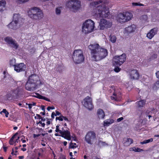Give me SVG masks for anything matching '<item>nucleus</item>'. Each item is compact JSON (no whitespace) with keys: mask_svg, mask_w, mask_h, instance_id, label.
<instances>
[{"mask_svg":"<svg viewBox=\"0 0 159 159\" xmlns=\"http://www.w3.org/2000/svg\"><path fill=\"white\" fill-rule=\"evenodd\" d=\"M92 60L97 61L105 58L108 54L107 50L100 47L98 43H94L89 46Z\"/></svg>","mask_w":159,"mask_h":159,"instance_id":"f257e3e1","label":"nucleus"},{"mask_svg":"<svg viewBox=\"0 0 159 159\" xmlns=\"http://www.w3.org/2000/svg\"><path fill=\"white\" fill-rule=\"evenodd\" d=\"M24 19L22 18L19 14H14L13 15L12 21L8 25L9 28L16 30L19 28L23 24Z\"/></svg>","mask_w":159,"mask_h":159,"instance_id":"f03ea898","label":"nucleus"},{"mask_svg":"<svg viewBox=\"0 0 159 159\" xmlns=\"http://www.w3.org/2000/svg\"><path fill=\"white\" fill-rule=\"evenodd\" d=\"M39 80V77L35 74L30 76L25 85L26 89L29 91H33L36 86V83Z\"/></svg>","mask_w":159,"mask_h":159,"instance_id":"7ed1b4c3","label":"nucleus"},{"mask_svg":"<svg viewBox=\"0 0 159 159\" xmlns=\"http://www.w3.org/2000/svg\"><path fill=\"white\" fill-rule=\"evenodd\" d=\"M29 16L33 20H39L42 19L43 14L41 10L36 7L31 8L29 14Z\"/></svg>","mask_w":159,"mask_h":159,"instance_id":"20e7f679","label":"nucleus"},{"mask_svg":"<svg viewBox=\"0 0 159 159\" xmlns=\"http://www.w3.org/2000/svg\"><path fill=\"white\" fill-rule=\"evenodd\" d=\"M73 60L75 64H80L83 63L84 59L83 51L80 49L74 50L72 56Z\"/></svg>","mask_w":159,"mask_h":159,"instance_id":"39448f33","label":"nucleus"},{"mask_svg":"<svg viewBox=\"0 0 159 159\" xmlns=\"http://www.w3.org/2000/svg\"><path fill=\"white\" fill-rule=\"evenodd\" d=\"M95 23L90 19L86 20L82 26L83 33L86 34L92 32L94 28Z\"/></svg>","mask_w":159,"mask_h":159,"instance_id":"423d86ee","label":"nucleus"},{"mask_svg":"<svg viewBox=\"0 0 159 159\" xmlns=\"http://www.w3.org/2000/svg\"><path fill=\"white\" fill-rule=\"evenodd\" d=\"M133 15L129 12L119 13L117 16V20L120 23H124L129 21L133 17Z\"/></svg>","mask_w":159,"mask_h":159,"instance_id":"0eeeda50","label":"nucleus"},{"mask_svg":"<svg viewBox=\"0 0 159 159\" xmlns=\"http://www.w3.org/2000/svg\"><path fill=\"white\" fill-rule=\"evenodd\" d=\"M66 6L71 11L75 12L80 8V2L78 0H70L67 2Z\"/></svg>","mask_w":159,"mask_h":159,"instance_id":"6e6552de","label":"nucleus"},{"mask_svg":"<svg viewBox=\"0 0 159 159\" xmlns=\"http://www.w3.org/2000/svg\"><path fill=\"white\" fill-rule=\"evenodd\" d=\"M103 9H104V8L102 6L99 5L97 6L94 11L95 15L99 18L107 17L109 14V11L108 10H103Z\"/></svg>","mask_w":159,"mask_h":159,"instance_id":"1a4fd4ad","label":"nucleus"},{"mask_svg":"<svg viewBox=\"0 0 159 159\" xmlns=\"http://www.w3.org/2000/svg\"><path fill=\"white\" fill-rule=\"evenodd\" d=\"M96 138V134L93 131H89L86 134L85 140V141L89 144H92L94 142Z\"/></svg>","mask_w":159,"mask_h":159,"instance_id":"9d476101","label":"nucleus"},{"mask_svg":"<svg viewBox=\"0 0 159 159\" xmlns=\"http://www.w3.org/2000/svg\"><path fill=\"white\" fill-rule=\"evenodd\" d=\"M59 125H57L56 126V129L55 131L56 132H59L61 134L60 136L64 138L65 139L70 140H71V136L70 132L68 130H66L63 129L60 130L59 129Z\"/></svg>","mask_w":159,"mask_h":159,"instance_id":"9b49d317","label":"nucleus"},{"mask_svg":"<svg viewBox=\"0 0 159 159\" xmlns=\"http://www.w3.org/2000/svg\"><path fill=\"white\" fill-rule=\"evenodd\" d=\"M126 59V55L125 54H123L120 56H116L113 59V62L114 65L120 66L125 61Z\"/></svg>","mask_w":159,"mask_h":159,"instance_id":"f8f14e48","label":"nucleus"},{"mask_svg":"<svg viewBox=\"0 0 159 159\" xmlns=\"http://www.w3.org/2000/svg\"><path fill=\"white\" fill-rule=\"evenodd\" d=\"M82 103L85 107L89 110H91L93 108L92 99L89 96L84 98Z\"/></svg>","mask_w":159,"mask_h":159,"instance_id":"ddd939ff","label":"nucleus"},{"mask_svg":"<svg viewBox=\"0 0 159 159\" xmlns=\"http://www.w3.org/2000/svg\"><path fill=\"white\" fill-rule=\"evenodd\" d=\"M4 40L9 46L15 49H17L19 45L11 37H7L4 38Z\"/></svg>","mask_w":159,"mask_h":159,"instance_id":"4468645a","label":"nucleus"},{"mask_svg":"<svg viewBox=\"0 0 159 159\" xmlns=\"http://www.w3.org/2000/svg\"><path fill=\"white\" fill-rule=\"evenodd\" d=\"M112 24L108 21L104 19H101L99 23L98 28L100 30L110 28Z\"/></svg>","mask_w":159,"mask_h":159,"instance_id":"2eb2a0df","label":"nucleus"},{"mask_svg":"<svg viewBox=\"0 0 159 159\" xmlns=\"http://www.w3.org/2000/svg\"><path fill=\"white\" fill-rule=\"evenodd\" d=\"M26 66L23 63H20L17 64L15 66L14 69L15 71L17 72L24 71L26 69Z\"/></svg>","mask_w":159,"mask_h":159,"instance_id":"dca6fc26","label":"nucleus"},{"mask_svg":"<svg viewBox=\"0 0 159 159\" xmlns=\"http://www.w3.org/2000/svg\"><path fill=\"white\" fill-rule=\"evenodd\" d=\"M130 77L132 80L138 79L139 76L138 71L136 70H132L130 73Z\"/></svg>","mask_w":159,"mask_h":159,"instance_id":"f3484780","label":"nucleus"},{"mask_svg":"<svg viewBox=\"0 0 159 159\" xmlns=\"http://www.w3.org/2000/svg\"><path fill=\"white\" fill-rule=\"evenodd\" d=\"M136 28V26L134 25H132L125 28V31L128 34H130L134 32Z\"/></svg>","mask_w":159,"mask_h":159,"instance_id":"a211bd4d","label":"nucleus"},{"mask_svg":"<svg viewBox=\"0 0 159 159\" xmlns=\"http://www.w3.org/2000/svg\"><path fill=\"white\" fill-rule=\"evenodd\" d=\"M133 140L131 138H125L123 139V144L125 146H128L133 143Z\"/></svg>","mask_w":159,"mask_h":159,"instance_id":"6ab92c4d","label":"nucleus"},{"mask_svg":"<svg viewBox=\"0 0 159 159\" xmlns=\"http://www.w3.org/2000/svg\"><path fill=\"white\" fill-rule=\"evenodd\" d=\"M97 115L99 119H103L105 116L104 111L102 109H99L97 111Z\"/></svg>","mask_w":159,"mask_h":159,"instance_id":"aec40b11","label":"nucleus"},{"mask_svg":"<svg viewBox=\"0 0 159 159\" xmlns=\"http://www.w3.org/2000/svg\"><path fill=\"white\" fill-rule=\"evenodd\" d=\"M146 100H142L137 102L136 103H137L138 107L139 108H141L145 106Z\"/></svg>","mask_w":159,"mask_h":159,"instance_id":"412c9836","label":"nucleus"},{"mask_svg":"<svg viewBox=\"0 0 159 159\" xmlns=\"http://www.w3.org/2000/svg\"><path fill=\"white\" fill-rule=\"evenodd\" d=\"M6 2L4 0L0 1V11H3V8L5 7Z\"/></svg>","mask_w":159,"mask_h":159,"instance_id":"4be33fe9","label":"nucleus"},{"mask_svg":"<svg viewBox=\"0 0 159 159\" xmlns=\"http://www.w3.org/2000/svg\"><path fill=\"white\" fill-rule=\"evenodd\" d=\"M130 151H133L135 152H141L143 151V150L142 149H141L139 148H136L135 147H133V148L130 149Z\"/></svg>","mask_w":159,"mask_h":159,"instance_id":"5701e85b","label":"nucleus"},{"mask_svg":"<svg viewBox=\"0 0 159 159\" xmlns=\"http://www.w3.org/2000/svg\"><path fill=\"white\" fill-rule=\"evenodd\" d=\"M109 37L110 41L113 43L116 42V36L114 35L112 36L110 35Z\"/></svg>","mask_w":159,"mask_h":159,"instance_id":"b1692460","label":"nucleus"},{"mask_svg":"<svg viewBox=\"0 0 159 159\" xmlns=\"http://www.w3.org/2000/svg\"><path fill=\"white\" fill-rule=\"evenodd\" d=\"M98 144L99 146L100 147L102 146H105L107 145V144L105 142L102 141L99 139H98Z\"/></svg>","mask_w":159,"mask_h":159,"instance_id":"393cba45","label":"nucleus"},{"mask_svg":"<svg viewBox=\"0 0 159 159\" xmlns=\"http://www.w3.org/2000/svg\"><path fill=\"white\" fill-rule=\"evenodd\" d=\"M29 1V0H16V2L19 4H21L25 3Z\"/></svg>","mask_w":159,"mask_h":159,"instance_id":"a878e982","label":"nucleus"},{"mask_svg":"<svg viewBox=\"0 0 159 159\" xmlns=\"http://www.w3.org/2000/svg\"><path fill=\"white\" fill-rule=\"evenodd\" d=\"M153 139L151 138L148 140H145L143 142H141L140 143L141 144L148 143L149 142H152L153 141Z\"/></svg>","mask_w":159,"mask_h":159,"instance_id":"bb28decb","label":"nucleus"},{"mask_svg":"<svg viewBox=\"0 0 159 159\" xmlns=\"http://www.w3.org/2000/svg\"><path fill=\"white\" fill-rule=\"evenodd\" d=\"M76 144L75 143H72L71 142L70 143V145L69 146V148H77V146H76Z\"/></svg>","mask_w":159,"mask_h":159,"instance_id":"cd10ccee","label":"nucleus"},{"mask_svg":"<svg viewBox=\"0 0 159 159\" xmlns=\"http://www.w3.org/2000/svg\"><path fill=\"white\" fill-rule=\"evenodd\" d=\"M108 120L107 121H104V125L105 126H108L109 125L112 123L113 122V120Z\"/></svg>","mask_w":159,"mask_h":159,"instance_id":"c85d7f7f","label":"nucleus"},{"mask_svg":"<svg viewBox=\"0 0 159 159\" xmlns=\"http://www.w3.org/2000/svg\"><path fill=\"white\" fill-rule=\"evenodd\" d=\"M148 17L146 15H142L140 17L141 20L143 21H145L147 20Z\"/></svg>","mask_w":159,"mask_h":159,"instance_id":"c756f323","label":"nucleus"},{"mask_svg":"<svg viewBox=\"0 0 159 159\" xmlns=\"http://www.w3.org/2000/svg\"><path fill=\"white\" fill-rule=\"evenodd\" d=\"M157 28H154L151 30L150 31V32H151L152 34H153V35L154 36V35L156 34L157 32Z\"/></svg>","mask_w":159,"mask_h":159,"instance_id":"7c9ffc66","label":"nucleus"},{"mask_svg":"<svg viewBox=\"0 0 159 159\" xmlns=\"http://www.w3.org/2000/svg\"><path fill=\"white\" fill-rule=\"evenodd\" d=\"M2 113H4L5 114V116L6 117H8L9 113L7 111L6 109H3L2 111L0 112V113L2 114Z\"/></svg>","mask_w":159,"mask_h":159,"instance_id":"2f4dec72","label":"nucleus"},{"mask_svg":"<svg viewBox=\"0 0 159 159\" xmlns=\"http://www.w3.org/2000/svg\"><path fill=\"white\" fill-rule=\"evenodd\" d=\"M16 63V60L15 59H12L10 61V64L11 66H14L16 65L15 64Z\"/></svg>","mask_w":159,"mask_h":159,"instance_id":"473e14b6","label":"nucleus"},{"mask_svg":"<svg viewBox=\"0 0 159 159\" xmlns=\"http://www.w3.org/2000/svg\"><path fill=\"white\" fill-rule=\"evenodd\" d=\"M147 36L150 39H151L154 36L153 34L150 32L147 34Z\"/></svg>","mask_w":159,"mask_h":159,"instance_id":"72a5a7b5","label":"nucleus"},{"mask_svg":"<svg viewBox=\"0 0 159 159\" xmlns=\"http://www.w3.org/2000/svg\"><path fill=\"white\" fill-rule=\"evenodd\" d=\"M18 134V133H16L15 134H14L12 136V137L10 139V142H13V139H14V138H15V137Z\"/></svg>","mask_w":159,"mask_h":159,"instance_id":"f704fd0d","label":"nucleus"},{"mask_svg":"<svg viewBox=\"0 0 159 159\" xmlns=\"http://www.w3.org/2000/svg\"><path fill=\"white\" fill-rule=\"evenodd\" d=\"M132 5L133 6H143V5L141 3H139L138 2H133L132 3Z\"/></svg>","mask_w":159,"mask_h":159,"instance_id":"c9c22d12","label":"nucleus"},{"mask_svg":"<svg viewBox=\"0 0 159 159\" xmlns=\"http://www.w3.org/2000/svg\"><path fill=\"white\" fill-rule=\"evenodd\" d=\"M63 117H64V116L62 115L61 116L59 117H56V120H58L60 121H62L63 120Z\"/></svg>","mask_w":159,"mask_h":159,"instance_id":"e433bc0d","label":"nucleus"},{"mask_svg":"<svg viewBox=\"0 0 159 159\" xmlns=\"http://www.w3.org/2000/svg\"><path fill=\"white\" fill-rule=\"evenodd\" d=\"M102 2V1L101 0H99L96 2H93V4L94 5H98V4L101 3Z\"/></svg>","mask_w":159,"mask_h":159,"instance_id":"4c0bfd02","label":"nucleus"},{"mask_svg":"<svg viewBox=\"0 0 159 159\" xmlns=\"http://www.w3.org/2000/svg\"><path fill=\"white\" fill-rule=\"evenodd\" d=\"M36 94L37 95L36 97L38 98H39V99H43V96H42L41 95L39 94V93H36Z\"/></svg>","mask_w":159,"mask_h":159,"instance_id":"58836bf2","label":"nucleus"},{"mask_svg":"<svg viewBox=\"0 0 159 159\" xmlns=\"http://www.w3.org/2000/svg\"><path fill=\"white\" fill-rule=\"evenodd\" d=\"M56 12L57 14L59 15L60 14L61 10L59 8H57L56 10Z\"/></svg>","mask_w":159,"mask_h":159,"instance_id":"ea45409f","label":"nucleus"},{"mask_svg":"<svg viewBox=\"0 0 159 159\" xmlns=\"http://www.w3.org/2000/svg\"><path fill=\"white\" fill-rule=\"evenodd\" d=\"M121 70V68L119 67H116L114 69V71L117 72H119Z\"/></svg>","mask_w":159,"mask_h":159,"instance_id":"a19ab883","label":"nucleus"},{"mask_svg":"<svg viewBox=\"0 0 159 159\" xmlns=\"http://www.w3.org/2000/svg\"><path fill=\"white\" fill-rule=\"evenodd\" d=\"M157 54H153L150 58V59L153 60L155 58H156L157 57Z\"/></svg>","mask_w":159,"mask_h":159,"instance_id":"79ce46f5","label":"nucleus"},{"mask_svg":"<svg viewBox=\"0 0 159 159\" xmlns=\"http://www.w3.org/2000/svg\"><path fill=\"white\" fill-rule=\"evenodd\" d=\"M36 116L37 117L35 116L34 118L35 119H41V116L39 114H37Z\"/></svg>","mask_w":159,"mask_h":159,"instance_id":"37998d69","label":"nucleus"},{"mask_svg":"<svg viewBox=\"0 0 159 159\" xmlns=\"http://www.w3.org/2000/svg\"><path fill=\"white\" fill-rule=\"evenodd\" d=\"M113 95L115 96V97H111V99H114L116 101H117L116 98V94L114 93L113 94Z\"/></svg>","mask_w":159,"mask_h":159,"instance_id":"c03bdc74","label":"nucleus"},{"mask_svg":"<svg viewBox=\"0 0 159 159\" xmlns=\"http://www.w3.org/2000/svg\"><path fill=\"white\" fill-rule=\"evenodd\" d=\"M14 93L16 95H18L19 94V89H17L14 91Z\"/></svg>","mask_w":159,"mask_h":159,"instance_id":"a18cd8bd","label":"nucleus"},{"mask_svg":"<svg viewBox=\"0 0 159 159\" xmlns=\"http://www.w3.org/2000/svg\"><path fill=\"white\" fill-rule=\"evenodd\" d=\"M123 119L124 118L123 117H121L117 119L116 121L117 122H120L121 121L123 120Z\"/></svg>","mask_w":159,"mask_h":159,"instance_id":"49530a36","label":"nucleus"},{"mask_svg":"<svg viewBox=\"0 0 159 159\" xmlns=\"http://www.w3.org/2000/svg\"><path fill=\"white\" fill-rule=\"evenodd\" d=\"M55 107H48L47 109L48 111H49L50 109H54Z\"/></svg>","mask_w":159,"mask_h":159,"instance_id":"de8ad7c7","label":"nucleus"},{"mask_svg":"<svg viewBox=\"0 0 159 159\" xmlns=\"http://www.w3.org/2000/svg\"><path fill=\"white\" fill-rule=\"evenodd\" d=\"M155 85L157 88L159 89V80L156 82Z\"/></svg>","mask_w":159,"mask_h":159,"instance_id":"09e8293b","label":"nucleus"},{"mask_svg":"<svg viewBox=\"0 0 159 159\" xmlns=\"http://www.w3.org/2000/svg\"><path fill=\"white\" fill-rule=\"evenodd\" d=\"M43 99H44V100H46L47 101H48V102H50V100L49 99H48L47 98H46L45 97H43Z\"/></svg>","mask_w":159,"mask_h":159,"instance_id":"8fccbe9b","label":"nucleus"},{"mask_svg":"<svg viewBox=\"0 0 159 159\" xmlns=\"http://www.w3.org/2000/svg\"><path fill=\"white\" fill-rule=\"evenodd\" d=\"M27 105H28L29 108V109H31L32 107V103H29V104H26Z\"/></svg>","mask_w":159,"mask_h":159,"instance_id":"3c124183","label":"nucleus"},{"mask_svg":"<svg viewBox=\"0 0 159 159\" xmlns=\"http://www.w3.org/2000/svg\"><path fill=\"white\" fill-rule=\"evenodd\" d=\"M156 74L157 77L159 79V71L156 72Z\"/></svg>","mask_w":159,"mask_h":159,"instance_id":"603ef678","label":"nucleus"},{"mask_svg":"<svg viewBox=\"0 0 159 159\" xmlns=\"http://www.w3.org/2000/svg\"><path fill=\"white\" fill-rule=\"evenodd\" d=\"M56 114H55V116H59L61 114L60 113L59 111H56Z\"/></svg>","mask_w":159,"mask_h":159,"instance_id":"864d4df0","label":"nucleus"},{"mask_svg":"<svg viewBox=\"0 0 159 159\" xmlns=\"http://www.w3.org/2000/svg\"><path fill=\"white\" fill-rule=\"evenodd\" d=\"M54 116H55V113L54 112H53L51 115V117L52 118H54Z\"/></svg>","mask_w":159,"mask_h":159,"instance_id":"5fc2aeb1","label":"nucleus"},{"mask_svg":"<svg viewBox=\"0 0 159 159\" xmlns=\"http://www.w3.org/2000/svg\"><path fill=\"white\" fill-rule=\"evenodd\" d=\"M40 135V134H34V138H35L36 137H39Z\"/></svg>","mask_w":159,"mask_h":159,"instance_id":"6e6d98bb","label":"nucleus"},{"mask_svg":"<svg viewBox=\"0 0 159 159\" xmlns=\"http://www.w3.org/2000/svg\"><path fill=\"white\" fill-rule=\"evenodd\" d=\"M41 107L42 110L43 111L45 112V110L44 106L43 105H42L41 106Z\"/></svg>","mask_w":159,"mask_h":159,"instance_id":"4d7b16f0","label":"nucleus"},{"mask_svg":"<svg viewBox=\"0 0 159 159\" xmlns=\"http://www.w3.org/2000/svg\"><path fill=\"white\" fill-rule=\"evenodd\" d=\"M3 148L4 151L5 152H6V151H7V147H6L4 146H3Z\"/></svg>","mask_w":159,"mask_h":159,"instance_id":"13d9d810","label":"nucleus"},{"mask_svg":"<svg viewBox=\"0 0 159 159\" xmlns=\"http://www.w3.org/2000/svg\"><path fill=\"white\" fill-rule=\"evenodd\" d=\"M64 119V120H66L67 121H69L68 120V119H67V118H66V117H65L64 116V117H63V119Z\"/></svg>","mask_w":159,"mask_h":159,"instance_id":"bf43d9fd","label":"nucleus"},{"mask_svg":"<svg viewBox=\"0 0 159 159\" xmlns=\"http://www.w3.org/2000/svg\"><path fill=\"white\" fill-rule=\"evenodd\" d=\"M61 159H66V157L65 156L62 155L61 156Z\"/></svg>","mask_w":159,"mask_h":159,"instance_id":"052dcab7","label":"nucleus"},{"mask_svg":"<svg viewBox=\"0 0 159 159\" xmlns=\"http://www.w3.org/2000/svg\"><path fill=\"white\" fill-rule=\"evenodd\" d=\"M24 157L23 156H20L19 157V159H23Z\"/></svg>","mask_w":159,"mask_h":159,"instance_id":"680f3d73","label":"nucleus"},{"mask_svg":"<svg viewBox=\"0 0 159 159\" xmlns=\"http://www.w3.org/2000/svg\"><path fill=\"white\" fill-rule=\"evenodd\" d=\"M67 142L66 141H65L63 143V144H64V145L65 146H66V144H67Z\"/></svg>","mask_w":159,"mask_h":159,"instance_id":"e2e57ef3","label":"nucleus"},{"mask_svg":"<svg viewBox=\"0 0 159 159\" xmlns=\"http://www.w3.org/2000/svg\"><path fill=\"white\" fill-rule=\"evenodd\" d=\"M21 140L22 141V142L23 143H25L26 142V141L25 140H23V139H21Z\"/></svg>","mask_w":159,"mask_h":159,"instance_id":"0e129e2a","label":"nucleus"},{"mask_svg":"<svg viewBox=\"0 0 159 159\" xmlns=\"http://www.w3.org/2000/svg\"><path fill=\"white\" fill-rule=\"evenodd\" d=\"M40 114H42L43 115H45V112L43 111V112H41L40 113Z\"/></svg>","mask_w":159,"mask_h":159,"instance_id":"69168bd1","label":"nucleus"},{"mask_svg":"<svg viewBox=\"0 0 159 159\" xmlns=\"http://www.w3.org/2000/svg\"><path fill=\"white\" fill-rule=\"evenodd\" d=\"M21 150L23 151H25L26 150V149L25 148H22L21 149Z\"/></svg>","mask_w":159,"mask_h":159,"instance_id":"338daca9","label":"nucleus"},{"mask_svg":"<svg viewBox=\"0 0 159 159\" xmlns=\"http://www.w3.org/2000/svg\"><path fill=\"white\" fill-rule=\"evenodd\" d=\"M42 125V126L43 127H44V126H45V124L44 123H42V124H41Z\"/></svg>","mask_w":159,"mask_h":159,"instance_id":"774afa93","label":"nucleus"}]
</instances>
